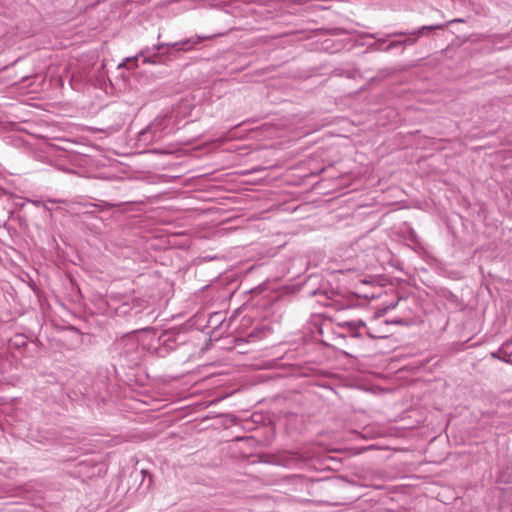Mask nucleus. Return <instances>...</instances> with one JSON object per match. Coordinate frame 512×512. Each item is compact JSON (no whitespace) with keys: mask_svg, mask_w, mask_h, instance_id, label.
<instances>
[{"mask_svg":"<svg viewBox=\"0 0 512 512\" xmlns=\"http://www.w3.org/2000/svg\"><path fill=\"white\" fill-rule=\"evenodd\" d=\"M367 335H368V337H370L371 339L381 338V337H382L381 335L375 334V333L371 330V328H368V329H367Z\"/></svg>","mask_w":512,"mask_h":512,"instance_id":"ddd939ff","label":"nucleus"},{"mask_svg":"<svg viewBox=\"0 0 512 512\" xmlns=\"http://www.w3.org/2000/svg\"><path fill=\"white\" fill-rule=\"evenodd\" d=\"M138 60V57L136 56L135 58H127L126 61L128 62H136Z\"/></svg>","mask_w":512,"mask_h":512,"instance_id":"4468645a","label":"nucleus"},{"mask_svg":"<svg viewBox=\"0 0 512 512\" xmlns=\"http://www.w3.org/2000/svg\"><path fill=\"white\" fill-rule=\"evenodd\" d=\"M389 37H385V38H378L376 40V42L374 43V46L376 47V49L378 50V48H383L381 45H384V43L386 42V40L388 39Z\"/></svg>","mask_w":512,"mask_h":512,"instance_id":"f8f14e48","label":"nucleus"},{"mask_svg":"<svg viewBox=\"0 0 512 512\" xmlns=\"http://www.w3.org/2000/svg\"><path fill=\"white\" fill-rule=\"evenodd\" d=\"M490 356L494 359L512 364V360L510 359L512 356V340L505 341L497 351L491 352Z\"/></svg>","mask_w":512,"mask_h":512,"instance_id":"7ed1b4c3","label":"nucleus"},{"mask_svg":"<svg viewBox=\"0 0 512 512\" xmlns=\"http://www.w3.org/2000/svg\"><path fill=\"white\" fill-rule=\"evenodd\" d=\"M178 333L175 331H165L159 336V342L165 346L168 350L175 348Z\"/></svg>","mask_w":512,"mask_h":512,"instance_id":"39448f33","label":"nucleus"},{"mask_svg":"<svg viewBox=\"0 0 512 512\" xmlns=\"http://www.w3.org/2000/svg\"><path fill=\"white\" fill-rule=\"evenodd\" d=\"M210 38V36H194L178 42L159 43L152 48L142 50L139 55L144 57V63H162L163 57L169 55L170 49H173L175 52H187L194 49L202 41Z\"/></svg>","mask_w":512,"mask_h":512,"instance_id":"f257e3e1","label":"nucleus"},{"mask_svg":"<svg viewBox=\"0 0 512 512\" xmlns=\"http://www.w3.org/2000/svg\"><path fill=\"white\" fill-rule=\"evenodd\" d=\"M174 130L172 115L168 112L159 114L148 127V131L143 132L145 135L148 132L153 134L154 139H160L166 134Z\"/></svg>","mask_w":512,"mask_h":512,"instance_id":"f03ea898","label":"nucleus"},{"mask_svg":"<svg viewBox=\"0 0 512 512\" xmlns=\"http://www.w3.org/2000/svg\"><path fill=\"white\" fill-rule=\"evenodd\" d=\"M444 24L424 25L412 31L413 35L419 37L427 36L429 32L444 29Z\"/></svg>","mask_w":512,"mask_h":512,"instance_id":"0eeeda50","label":"nucleus"},{"mask_svg":"<svg viewBox=\"0 0 512 512\" xmlns=\"http://www.w3.org/2000/svg\"><path fill=\"white\" fill-rule=\"evenodd\" d=\"M400 46H403L402 45V41L401 40H394V41H391L387 46H385L384 48H378V50H381V51H384V52H389L391 51L392 49H395V48H398Z\"/></svg>","mask_w":512,"mask_h":512,"instance_id":"1a4fd4ad","label":"nucleus"},{"mask_svg":"<svg viewBox=\"0 0 512 512\" xmlns=\"http://www.w3.org/2000/svg\"><path fill=\"white\" fill-rule=\"evenodd\" d=\"M309 295L310 296H323L325 297L326 299H329L330 297L328 296V291L325 290V289H322V288H319V289H315V290H312L309 292Z\"/></svg>","mask_w":512,"mask_h":512,"instance_id":"9d476101","label":"nucleus"},{"mask_svg":"<svg viewBox=\"0 0 512 512\" xmlns=\"http://www.w3.org/2000/svg\"><path fill=\"white\" fill-rule=\"evenodd\" d=\"M15 344H16L17 346H25V345H26L25 338H24L22 335H18V336H16V338H15Z\"/></svg>","mask_w":512,"mask_h":512,"instance_id":"9b49d317","label":"nucleus"},{"mask_svg":"<svg viewBox=\"0 0 512 512\" xmlns=\"http://www.w3.org/2000/svg\"><path fill=\"white\" fill-rule=\"evenodd\" d=\"M401 36H407L405 39L401 40L403 47L405 46H413L417 43L418 39L420 38L417 35H413L411 32L406 31H395L392 33L387 34V37H401Z\"/></svg>","mask_w":512,"mask_h":512,"instance_id":"20e7f679","label":"nucleus"},{"mask_svg":"<svg viewBox=\"0 0 512 512\" xmlns=\"http://www.w3.org/2000/svg\"><path fill=\"white\" fill-rule=\"evenodd\" d=\"M34 206L36 207H44L47 210H50V208L46 205L47 203H62V200H55V199H48L46 202H43L41 200H31L30 201Z\"/></svg>","mask_w":512,"mask_h":512,"instance_id":"6e6552de","label":"nucleus"},{"mask_svg":"<svg viewBox=\"0 0 512 512\" xmlns=\"http://www.w3.org/2000/svg\"><path fill=\"white\" fill-rule=\"evenodd\" d=\"M339 326L344 327V328H348L353 337H359L360 334L358 333V330L361 327H365L366 324H365V322L363 320L344 321V322L339 323Z\"/></svg>","mask_w":512,"mask_h":512,"instance_id":"423d86ee","label":"nucleus"}]
</instances>
